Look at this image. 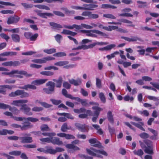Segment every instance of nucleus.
Instances as JSON below:
<instances>
[{
  "mask_svg": "<svg viewBox=\"0 0 159 159\" xmlns=\"http://www.w3.org/2000/svg\"><path fill=\"white\" fill-rule=\"evenodd\" d=\"M64 27L69 29H72L75 28L77 30H79L82 29L81 26L76 24H73L72 25H64Z\"/></svg>",
  "mask_w": 159,
  "mask_h": 159,
  "instance_id": "obj_32",
  "label": "nucleus"
},
{
  "mask_svg": "<svg viewBox=\"0 0 159 159\" xmlns=\"http://www.w3.org/2000/svg\"><path fill=\"white\" fill-rule=\"evenodd\" d=\"M147 97L150 100H153L155 102H158L159 101V99L158 98L154 96H148Z\"/></svg>",
  "mask_w": 159,
  "mask_h": 159,
  "instance_id": "obj_55",
  "label": "nucleus"
},
{
  "mask_svg": "<svg viewBox=\"0 0 159 159\" xmlns=\"http://www.w3.org/2000/svg\"><path fill=\"white\" fill-rule=\"evenodd\" d=\"M51 137H49V138H46L40 139V140L43 142L50 143H51Z\"/></svg>",
  "mask_w": 159,
  "mask_h": 159,
  "instance_id": "obj_60",
  "label": "nucleus"
},
{
  "mask_svg": "<svg viewBox=\"0 0 159 159\" xmlns=\"http://www.w3.org/2000/svg\"><path fill=\"white\" fill-rule=\"evenodd\" d=\"M69 62L67 61H59L54 63V65L59 66H63V68L65 69H68L73 68L75 66V65L74 64H69Z\"/></svg>",
  "mask_w": 159,
  "mask_h": 159,
  "instance_id": "obj_10",
  "label": "nucleus"
},
{
  "mask_svg": "<svg viewBox=\"0 0 159 159\" xmlns=\"http://www.w3.org/2000/svg\"><path fill=\"white\" fill-rule=\"evenodd\" d=\"M9 110L15 115H17L20 113V110L17 109L15 107H11L10 106L9 107Z\"/></svg>",
  "mask_w": 159,
  "mask_h": 159,
  "instance_id": "obj_39",
  "label": "nucleus"
},
{
  "mask_svg": "<svg viewBox=\"0 0 159 159\" xmlns=\"http://www.w3.org/2000/svg\"><path fill=\"white\" fill-rule=\"evenodd\" d=\"M48 80L47 79H39L33 81L31 84L35 85H39L45 83Z\"/></svg>",
  "mask_w": 159,
  "mask_h": 159,
  "instance_id": "obj_22",
  "label": "nucleus"
},
{
  "mask_svg": "<svg viewBox=\"0 0 159 159\" xmlns=\"http://www.w3.org/2000/svg\"><path fill=\"white\" fill-rule=\"evenodd\" d=\"M40 74L43 75L45 76H52L54 73L53 72L51 71H43L40 72Z\"/></svg>",
  "mask_w": 159,
  "mask_h": 159,
  "instance_id": "obj_41",
  "label": "nucleus"
},
{
  "mask_svg": "<svg viewBox=\"0 0 159 159\" xmlns=\"http://www.w3.org/2000/svg\"><path fill=\"white\" fill-rule=\"evenodd\" d=\"M130 123L131 124L139 128L141 130L143 131H145V129L143 127V126L144 125V124L143 122H139V123H138L133 122H131Z\"/></svg>",
  "mask_w": 159,
  "mask_h": 159,
  "instance_id": "obj_27",
  "label": "nucleus"
},
{
  "mask_svg": "<svg viewBox=\"0 0 159 159\" xmlns=\"http://www.w3.org/2000/svg\"><path fill=\"white\" fill-rule=\"evenodd\" d=\"M89 142L90 144H93L92 145L93 147L99 148L102 147L101 143L95 138L90 139L89 140Z\"/></svg>",
  "mask_w": 159,
  "mask_h": 159,
  "instance_id": "obj_16",
  "label": "nucleus"
},
{
  "mask_svg": "<svg viewBox=\"0 0 159 159\" xmlns=\"http://www.w3.org/2000/svg\"><path fill=\"white\" fill-rule=\"evenodd\" d=\"M101 8L104 9L107 8H112L115 9L117 8V7L108 4H103L101 6Z\"/></svg>",
  "mask_w": 159,
  "mask_h": 159,
  "instance_id": "obj_40",
  "label": "nucleus"
},
{
  "mask_svg": "<svg viewBox=\"0 0 159 159\" xmlns=\"http://www.w3.org/2000/svg\"><path fill=\"white\" fill-rule=\"evenodd\" d=\"M99 98L102 103H106V97L103 93L101 92L99 93Z\"/></svg>",
  "mask_w": 159,
  "mask_h": 159,
  "instance_id": "obj_43",
  "label": "nucleus"
},
{
  "mask_svg": "<svg viewBox=\"0 0 159 159\" xmlns=\"http://www.w3.org/2000/svg\"><path fill=\"white\" fill-rule=\"evenodd\" d=\"M22 126L16 124H13L11 125L12 127L15 128H20L22 130H25L33 127V126L31 125L30 122L28 121H25L22 123Z\"/></svg>",
  "mask_w": 159,
  "mask_h": 159,
  "instance_id": "obj_5",
  "label": "nucleus"
},
{
  "mask_svg": "<svg viewBox=\"0 0 159 159\" xmlns=\"http://www.w3.org/2000/svg\"><path fill=\"white\" fill-rule=\"evenodd\" d=\"M103 16L104 17L109 19H116V17L111 14H103Z\"/></svg>",
  "mask_w": 159,
  "mask_h": 159,
  "instance_id": "obj_58",
  "label": "nucleus"
},
{
  "mask_svg": "<svg viewBox=\"0 0 159 159\" xmlns=\"http://www.w3.org/2000/svg\"><path fill=\"white\" fill-rule=\"evenodd\" d=\"M49 25L53 29H58L59 28H62L63 27L61 25L53 22H50Z\"/></svg>",
  "mask_w": 159,
  "mask_h": 159,
  "instance_id": "obj_36",
  "label": "nucleus"
},
{
  "mask_svg": "<svg viewBox=\"0 0 159 159\" xmlns=\"http://www.w3.org/2000/svg\"><path fill=\"white\" fill-rule=\"evenodd\" d=\"M20 104H21V103L20 102V100H17L13 101L11 103V105L19 107L20 106Z\"/></svg>",
  "mask_w": 159,
  "mask_h": 159,
  "instance_id": "obj_56",
  "label": "nucleus"
},
{
  "mask_svg": "<svg viewBox=\"0 0 159 159\" xmlns=\"http://www.w3.org/2000/svg\"><path fill=\"white\" fill-rule=\"evenodd\" d=\"M69 82L71 84H73L75 86H78L80 85L82 83V80L81 79L78 78L76 80L73 79H69Z\"/></svg>",
  "mask_w": 159,
  "mask_h": 159,
  "instance_id": "obj_21",
  "label": "nucleus"
},
{
  "mask_svg": "<svg viewBox=\"0 0 159 159\" xmlns=\"http://www.w3.org/2000/svg\"><path fill=\"white\" fill-rule=\"evenodd\" d=\"M52 80L56 83V87L57 88H61L63 81V79L61 76L59 77L58 79H53Z\"/></svg>",
  "mask_w": 159,
  "mask_h": 159,
  "instance_id": "obj_24",
  "label": "nucleus"
},
{
  "mask_svg": "<svg viewBox=\"0 0 159 159\" xmlns=\"http://www.w3.org/2000/svg\"><path fill=\"white\" fill-rule=\"evenodd\" d=\"M140 145L142 143L145 146L148 147H152V142L148 139H145L143 140V142H142L141 141H139Z\"/></svg>",
  "mask_w": 159,
  "mask_h": 159,
  "instance_id": "obj_34",
  "label": "nucleus"
},
{
  "mask_svg": "<svg viewBox=\"0 0 159 159\" xmlns=\"http://www.w3.org/2000/svg\"><path fill=\"white\" fill-rule=\"evenodd\" d=\"M93 110H95L93 112V115H92V111L89 110L86 111V114L88 116H91L93 115V117L92 119V121L94 123L97 122V120L98 118L100 113V112L102 110V109L98 106H93L92 108Z\"/></svg>",
  "mask_w": 159,
  "mask_h": 159,
  "instance_id": "obj_1",
  "label": "nucleus"
},
{
  "mask_svg": "<svg viewBox=\"0 0 159 159\" xmlns=\"http://www.w3.org/2000/svg\"><path fill=\"white\" fill-rule=\"evenodd\" d=\"M75 125L79 130L82 132H87L89 131V126L86 125L76 123Z\"/></svg>",
  "mask_w": 159,
  "mask_h": 159,
  "instance_id": "obj_11",
  "label": "nucleus"
},
{
  "mask_svg": "<svg viewBox=\"0 0 159 159\" xmlns=\"http://www.w3.org/2000/svg\"><path fill=\"white\" fill-rule=\"evenodd\" d=\"M96 84L97 88L99 89H101L102 88V85L101 80L100 79L98 78H96Z\"/></svg>",
  "mask_w": 159,
  "mask_h": 159,
  "instance_id": "obj_51",
  "label": "nucleus"
},
{
  "mask_svg": "<svg viewBox=\"0 0 159 159\" xmlns=\"http://www.w3.org/2000/svg\"><path fill=\"white\" fill-rule=\"evenodd\" d=\"M55 59V58L53 57L48 56L43 57L42 59H35L32 60L31 61L33 63L42 64L46 63L47 61L54 60Z\"/></svg>",
  "mask_w": 159,
  "mask_h": 159,
  "instance_id": "obj_12",
  "label": "nucleus"
},
{
  "mask_svg": "<svg viewBox=\"0 0 159 159\" xmlns=\"http://www.w3.org/2000/svg\"><path fill=\"white\" fill-rule=\"evenodd\" d=\"M50 101L54 105H58L61 102V100H57L54 99H50Z\"/></svg>",
  "mask_w": 159,
  "mask_h": 159,
  "instance_id": "obj_53",
  "label": "nucleus"
},
{
  "mask_svg": "<svg viewBox=\"0 0 159 159\" xmlns=\"http://www.w3.org/2000/svg\"><path fill=\"white\" fill-rule=\"evenodd\" d=\"M11 38L13 41L15 43H19L20 42V36L17 34H12Z\"/></svg>",
  "mask_w": 159,
  "mask_h": 159,
  "instance_id": "obj_30",
  "label": "nucleus"
},
{
  "mask_svg": "<svg viewBox=\"0 0 159 159\" xmlns=\"http://www.w3.org/2000/svg\"><path fill=\"white\" fill-rule=\"evenodd\" d=\"M71 127L70 126H68L66 123H65L63 124L61 127V130L63 132H65L68 130L71 129Z\"/></svg>",
  "mask_w": 159,
  "mask_h": 159,
  "instance_id": "obj_33",
  "label": "nucleus"
},
{
  "mask_svg": "<svg viewBox=\"0 0 159 159\" xmlns=\"http://www.w3.org/2000/svg\"><path fill=\"white\" fill-rule=\"evenodd\" d=\"M107 117L109 122L112 125L114 123V120L112 112L111 111H109L107 113Z\"/></svg>",
  "mask_w": 159,
  "mask_h": 159,
  "instance_id": "obj_26",
  "label": "nucleus"
},
{
  "mask_svg": "<svg viewBox=\"0 0 159 159\" xmlns=\"http://www.w3.org/2000/svg\"><path fill=\"white\" fill-rule=\"evenodd\" d=\"M20 96L21 98L27 97L29 96V94L23 90L18 89L15 92H11L9 94V96L11 97H14Z\"/></svg>",
  "mask_w": 159,
  "mask_h": 159,
  "instance_id": "obj_4",
  "label": "nucleus"
},
{
  "mask_svg": "<svg viewBox=\"0 0 159 159\" xmlns=\"http://www.w3.org/2000/svg\"><path fill=\"white\" fill-rule=\"evenodd\" d=\"M86 151L88 154L92 156H95L98 157H102L101 155L98 154V150L93 148H91L90 149H87Z\"/></svg>",
  "mask_w": 159,
  "mask_h": 159,
  "instance_id": "obj_17",
  "label": "nucleus"
},
{
  "mask_svg": "<svg viewBox=\"0 0 159 159\" xmlns=\"http://www.w3.org/2000/svg\"><path fill=\"white\" fill-rule=\"evenodd\" d=\"M22 135L23 137H19V139L21 140L20 142L22 143H31L33 142L32 138L30 137V134H23Z\"/></svg>",
  "mask_w": 159,
  "mask_h": 159,
  "instance_id": "obj_9",
  "label": "nucleus"
},
{
  "mask_svg": "<svg viewBox=\"0 0 159 159\" xmlns=\"http://www.w3.org/2000/svg\"><path fill=\"white\" fill-rule=\"evenodd\" d=\"M117 20L120 22H115V25H121V22L127 24L132 23V22L131 21L123 18L118 19Z\"/></svg>",
  "mask_w": 159,
  "mask_h": 159,
  "instance_id": "obj_28",
  "label": "nucleus"
},
{
  "mask_svg": "<svg viewBox=\"0 0 159 159\" xmlns=\"http://www.w3.org/2000/svg\"><path fill=\"white\" fill-rule=\"evenodd\" d=\"M133 152L134 155L139 156L141 157L144 154V152L141 149H138L137 150H135Z\"/></svg>",
  "mask_w": 159,
  "mask_h": 159,
  "instance_id": "obj_37",
  "label": "nucleus"
},
{
  "mask_svg": "<svg viewBox=\"0 0 159 159\" xmlns=\"http://www.w3.org/2000/svg\"><path fill=\"white\" fill-rule=\"evenodd\" d=\"M0 36L2 38L4 39L7 42L10 39V37L8 36L4 33H1L0 34Z\"/></svg>",
  "mask_w": 159,
  "mask_h": 159,
  "instance_id": "obj_61",
  "label": "nucleus"
},
{
  "mask_svg": "<svg viewBox=\"0 0 159 159\" xmlns=\"http://www.w3.org/2000/svg\"><path fill=\"white\" fill-rule=\"evenodd\" d=\"M121 38L129 42L136 41L137 40H140L139 38L136 36H132L131 38H129L127 37L121 36Z\"/></svg>",
  "mask_w": 159,
  "mask_h": 159,
  "instance_id": "obj_25",
  "label": "nucleus"
},
{
  "mask_svg": "<svg viewBox=\"0 0 159 159\" xmlns=\"http://www.w3.org/2000/svg\"><path fill=\"white\" fill-rule=\"evenodd\" d=\"M80 32L83 33H86V35L89 36H91L92 33L97 34L103 37H106L108 36V35L105 33L96 30H80Z\"/></svg>",
  "mask_w": 159,
  "mask_h": 159,
  "instance_id": "obj_6",
  "label": "nucleus"
},
{
  "mask_svg": "<svg viewBox=\"0 0 159 159\" xmlns=\"http://www.w3.org/2000/svg\"><path fill=\"white\" fill-rule=\"evenodd\" d=\"M55 39L56 41L59 43H60L61 40L62 39V36L59 34H57L55 37Z\"/></svg>",
  "mask_w": 159,
  "mask_h": 159,
  "instance_id": "obj_64",
  "label": "nucleus"
},
{
  "mask_svg": "<svg viewBox=\"0 0 159 159\" xmlns=\"http://www.w3.org/2000/svg\"><path fill=\"white\" fill-rule=\"evenodd\" d=\"M20 89L28 90V89H37L36 87L34 84H27L25 85L24 86L19 88Z\"/></svg>",
  "mask_w": 159,
  "mask_h": 159,
  "instance_id": "obj_31",
  "label": "nucleus"
},
{
  "mask_svg": "<svg viewBox=\"0 0 159 159\" xmlns=\"http://www.w3.org/2000/svg\"><path fill=\"white\" fill-rule=\"evenodd\" d=\"M2 74L5 75H12L14 74H17L23 75L26 77L31 76L32 75L28 74L27 72L24 70H13L10 72H3L2 73Z\"/></svg>",
  "mask_w": 159,
  "mask_h": 159,
  "instance_id": "obj_8",
  "label": "nucleus"
},
{
  "mask_svg": "<svg viewBox=\"0 0 159 159\" xmlns=\"http://www.w3.org/2000/svg\"><path fill=\"white\" fill-rule=\"evenodd\" d=\"M64 149L61 148L57 147L55 149H53L51 148H47L46 152L48 153L51 154H55L57 152H60L64 151Z\"/></svg>",
  "mask_w": 159,
  "mask_h": 159,
  "instance_id": "obj_19",
  "label": "nucleus"
},
{
  "mask_svg": "<svg viewBox=\"0 0 159 159\" xmlns=\"http://www.w3.org/2000/svg\"><path fill=\"white\" fill-rule=\"evenodd\" d=\"M20 110L22 111L24 114L28 116H31L33 115L32 112L30 111V108L27 106L25 104H24L21 106Z\"/></svg>",
  "mask_w": 159,
  "mask_h": 159,
  "instance_id": "obj_15",
  "label": "nucleus"
},
{
  "mask_svg": "<svg viewBox=\"0 0 159 159\" xmlns=\"http://www.w3.org/2000/svg\"><path fill=\"white\" fill-rule=\"evenodd\" d=\"M35 7L38 8L46 10H49L50 8L47 6L44 5H38L34 6Z\"/></svg>",
  "mask_w": 159,
  "mask_h": 159,
  "instance_id": "obj_47",
  "label": "nucleus"
},
{
  "mask_svg": "<svg viewBox=\"0 0 159 159\" xmlns=\"http://www.w3.org/2000/svg\"><path fill=\"white\" fill-rule=\"evenodd\" d=\"M98 5L94 4H84L83 7L72 6L71 8L76 10H81L84 11L93 10L94 9L98 7Z\"/></svg>",
  "mask_w": 159,
  "mask_h": 159,
  "instance_id": "obj_2",
  "label": "nucleus"
},
{
  "mask_svg": "<svg viewBox=\"0 0 159 159\" xmlns=\"http://www.w3.org/2000/svg\"><path fill=\"white\" fill-rule=\"evenodd\" d=\"M43 110V108L41 107H35L32 109V111L35 112H39Z\"/></svg>",
  "mask_w": 159,
  "mask_h": 159,
  "instance_id": "obj_59",
  "label": "nucleus"
},
{
  "mask_svg": "<svg viewBox=\"0 0 159 159\" xmlns=\"http://www.w3.org/2000/svg\"><path fill=\"white\" fill-rule=\"evenodd\" d=\"M49 25L53 29H58L59 28H62L63 27L61 25L53 22H50Z\"/></svg>",
  "mask_w": 159,
  "mask_h": 159,
  "instance_id": "obj_35",
  "label": "nucleus"
},
{
  "mask_svg": "<svg viewBox=\"0 0 159 159\" xmlns=\"http://www.w3.org/2000/svg\"><path fill=\"white\" fill-rule=\"evenodd\" d=\"M25 120H27L32 122H35L39 121V119L37 118L32 117H29L27 118H24Z\"/></svg>",
  "mask_w": 159,
  "mask_h": 159,
  "instance_id": "obj_48",
  "label": "nucleus"
},
{
  "mask_svg": "<svg viewBox=\"0 0 159 159\" xmlns=\"http://www.w3.org/2000/svg\"><path fill=\"white\" fill-rule=\"evenodd\" d=\"M55 83L52 81H49L46 84L47 86H49L48 88H44L43 90L46 93L50 94L53 93L54 91Z\"/></svg>",
  "mask_w": 159,
  "mask_h": 159,
  "instance_id": "obj_7",
  "label": "nucleus"
},
{
  "mask_svg": "<svg viewBox=\"0 0 159 159\" xmlns=\"http://www.w3.org/2000/svg\"><path fill=\"white\" fill-rule=\"evenodd\" d=\"M52 69H53L54 70H58V68L57 67L53 66H49L44 68V69L45 70H49Z\"/></svg>",
  "mask_w": 159,
  "mask_h": 159,
  "instance_id": "obj_57",
  "label": "nucleus"
},
{
  "mask_svg": "<svg viewBox=\"0 0 159 159\" xmlns=\"http://www.w3.org/2000/svg\"><path fill=\"white\" fill-rule=\"evenodd\" d=\"M105 29H106V30L108 31H111L112 30H117L118 28V27L117 26H114V25H109L108 27H105Z\"/></svg>",
  "mask_w": 159,
  "mask_h": 159,
  "instance_id": "obj_45",
  "label": "nucleus"
},
{
  "mask_svg": "<svg viewBox=\"0 0 159 159\" xmlns=\"http://www.w3.org/2000/svg\"><path fill=\"white\" fill-rule=\"evenodd\" d=\"M137 2L138 3L140 4L138 6L139 8H143L147 6V5L146 4V2H145L138 1H137Z\"/></svg>",
  "mask_w": 159,
  "mask_h": 159,
  "instance_id": "obj_52",
  "label": "nucleus"
},
{
  "mask_svg": "<svg viewBox=\"0 0 159 159\" xmlns=\"http://www.w3.org/2000/svg\"><path fill=\"white\" fill-rule=\"evenodd\" d=\"M40 128L42 131H51L50 129L47 124H43L40 126Z\"/></svg>",
  "mask_w": 159,
  "mask_h": 159,
  "instance_id": "obj_38",
  "label": "nucleus"
},
{
  "mask_svg": "<svg viewBox=\"0 0 159 159\" xmlns=\"http://www.w3.org/2000/svg\"><path fill=\"white\" fill-rule=\"evenodd\" d=\"M39 36V34L38 33H35L34 34H32L31 35L30 40V41H34L37 40V39Z\"/></svg>",
  "mask_w": 159,
  "mask_h": 159,
  "instance_id": "obj_49",
  "label": "nucleus"
},
{
  "mask_svg": "<svg viewBox=\"0 0 159 159\" xmlns=\"http://www.w3.org/2000/svg\"><path fill=\"white\" fill-rule=\"evenodd\" d=\"M116 46V45L115 44H111L110 45H107L106 47H105V50H110L112 48H115Z\"/></svg>",
  "mask_w": 159,
  "mask_h": 159,
  "instance_id": "obj_62",
  "label": "nucleus"
},
{
  "mask_svg": "<svg viewBox=\"0 0 159 159\" xmlns=\"http://www.w3.org/2000/svg\"><path fill=\"white\" fill-rule=\"evenodd\" d=\"M141 147L145 153L150 155H152L153 154L152 147H151L149 148L147 146H145L143 143L141 144Z\"/></svg>",
  "mask_w": 159,
  "mask_h": 159,
  "instance_id": "obj_20",
  "label": "nucleus"
},
{
  "mask_svg": "<svg viewBox=\"0 0 159 159\" xmlns=\"http://www.w3.org/2000/svg\"><path fill=\"white\" fill-rule=\"evenodd\" d=\"M53 137H51V143L53 144L60 145L63 144L62 142L60 140L59 138L56 137L53 138Z\"/></svg>",
  "mask_w": 159,
  "mask_h": 159,
  "instance_id": "obj_23",
  "label": "nucleus"
},
{
  "mask_svg": "<svg viewBox=\"0 0 159 159\" xmlns=\"http://www.w3.org/2000/svg\"><path fill=\"white\" fill-rule=\"evenodd\" d=\"M20 20V17L16 15L11 16L8 18L7 23L8 25L16 24L19 22Z\"/></svg>",
  "mask_w": 159,
  "mask_h": 159,
  "instance_id": "obj_13",
  "label": "nucleus"
},
{
  "mask_svg": "<svg viewBox=\"0 0 159 159\" xmlns=\"http://www.w3.org/2000/svg\"><path fill=\"white\" fill-rule=\"evenodd\" d=\"M9 154L10 155L17 156L20 155L21 152L19 151H13L9 152Z\"/></svg>",
  "mask_w": 159,
  "mask_h": 159,
  "instance_id": "obj_46",
  "label": "nucleus"
},
{
  "mask_svg": "<svg viewBox=\"0 0 159 159\" xmlns=\"http://www.w3.org/2000/svg\"><path fill=\"white\" fill-rule=\"evenodd\" d=\"M131 11V9L130 8L124 9L122 10L121 11L122 12H125V13L120 14L119 15V16L132 17L133 16V15L130 13H128V12H129Z\"/></svg>",
  "mask_w": 159,
  "mask_h": 159,
  "instance_id": "obj_18",
  "label": "nucleus"
},
{
  "mask_svg": "<svg viewBox=\"0 0 159 159\" xmlns=\"http://www.w3.org/2000/svg\"><path fill=\"white\" fill-rule=\"evenodd\" d=\"M148 130L152 133L153 135L150 137L149 135L147 133L143 132L139 134L140 137L142 139H146L148 138L152 140H157V136L158 135V133L157 131L151 128H148Z\"/></svg>",
  "mask_w": 159,
  "mask_h": 159,
  "instance_id": "obj_3",
  "label": "nucleus"
},
{
  "mask_svg": "<svg viewBox=\"0 0 159 159\" xmlns=\"http://www.w3.org/2000/svg\"><path fill=\"white\" fill-rule=\"evenodd\" d=\"M62 93L63 95L66 98H69L71 99H76L75 98L72 97L71 94H68L67 91L65 89H62Z\"/></svg>",
  "mask_w": 159,
  "mask_h": 159,
  "instance_id": "obj_29",
  "label": "nucleus"
},
{
  "mask_svg": "<svg viewBox=\"0 0 159 159\" xmlns=\"http://www.w3.org/2000/svg\"><path fill=\"white\" fill-rule=\"evenodd\" d=\"M66 53L64 52H59L55 53L53 55V56L54 57H58L66 56Z\"/></svg>",
  "mask_w": 159,
  "mask_h": 159,
  "instance_id": "obj_54",
  "label": "nucleus"
},
{
  "mask_svg": "<svg viewBox=\"0 0 159 159\" xmlns=\"http://www.w3.org/2000/svg\"><path fill=\"white\" fill-rule=\"evenodd\" d=\"M66 147L68 148L72 149L75 150H78L80 149L78 147L75 146L73 144H67L66 145Z\"/></svg>",
  "mask_w": 159,
  "mask_h": 159,
  "instance_id": "obj_42",
  "label": "nucleus"
},
{
  "mask_svg": "<svg viewBox=\"0 0 159 159\" xmlns=\"http://www.w3.org/2000/svg\"><path fill=\"white\" fill-rule=\"evenodd\" d=\"M10 106L6 104L0 102V108L5 109L7 108H9Z\"/></svg>",
  "mask_w": 159,
  "mask_h": 159,
  "instance_id": "obj_63",
  "label": "nucleus"
},
{
  "mask_svg": "<svg viewBox=\"0 0 159 159\" xmlns=\"http://www.w3.org/2000/svg\"><path fill=\"white\" fill-rule=\"evenodd\" d=\"M43 52L48 54H51L56 52V49L55 48H51L50 49H44Z\"/></svg>",
  "mask_w": 159,
  "mask_h": 159,
  "instance_id": "obj_44",
  "label": "nucleus"
},
{
  "mask_svg": "<svg viewBox=\"0 0 159 159\" xmlns=\"http://www.w3.org/2000/svg\"><path fill=\"white\" fill-rule=\"evenodd\" d=\"M81 15L87 17V18L90 19H95L99 17L98 15L92 14L91 12L89 11H84L81 14Z\"/></svg>",
  "mask_w": 159,
  "mask_h": 159,
  "instance_id": "obj_14",
  "label": "nucleus"
},
{
  "mask_svg": "<svg viewBox=\"0 0 159 159\" xmlns=\"http://www.w3.org/2000/svg\"><path fill=\"white\" fill-rule=\"evenodd\" d=\"M42 134L44 136H48L49 137H52L56 136V134L54 132H44Z\"/></svg>",
  "mask_w": 159,
  "mask_h": 159,
  "instance_id": "obj_50",
  "label": "nucleus"
}]
</instances>
